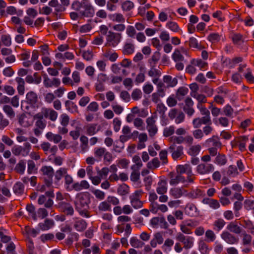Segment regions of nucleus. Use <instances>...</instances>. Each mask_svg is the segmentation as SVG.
<instances>
[{
  "label": "nucleus",
  "mask_w": 254,
  "mask_h": 254,
  "mask_svg": "<svg viewBox=\"0 0 254 254\" xmlns=\"http://www.w3.org/2000/svg\"><path fill=\"white\" fill-rule=\"evenodd\" d=\"M91 203L90 194L88 192L78 194L74 201L75 209L82 217H90L89 211V204Z\"/></svg>",
  "instance_id": "nucleus-1"
},
{
  "label": "nucleus",
  "mask_w": 254,
  "mask_h": 254,
  "mask_svg": "<svg viewBox=\"0 0 254 254\" xmlns=\"http://www.w3.org/2000/svg\"><path fill=\"white\" fill-rule=\"evenodd\" d=\"M38 95L34 91L28 92L26 95L25 99L22 101L21 108L25 111H29L30 108L38 107Z\"/></svg>",
  "instance_id": "nucleus-2"
},
{
  "label": "nucleus",
  "mask_w": 254,
  "mask_h": 254,
  "mask_svg": "<svg viewBox=\"0 0 254 254\" xmlns=\"http://www.w3.org/2000/svg\"><path fill=\"white\" fill-rule=\"evenodd\" d=\"M31 149V145L30 143L26 142L23 146L14 145L11 149L12 153L15 156H22L25 157L29 155Z\"/></svg>",
  "instance_id": "nucleus-3"
},
{
  "label": "nucleus",
  "mask_w": 254,
  "mask_h": 254,
  "mask_svg": "<svg viewBox=\"0 0 254 254\" xmlns=\"http://www.w3.org/2000/svg\"><path fill=\"white\" fill-rule=\"evenodd\" d=\"M41 171L44 176L45 184L47 187H50L53 184V177L54 174V171L51 166H44L41 169Z\"/></svg>",
  "instance_id": "nucleus-4"
},
{
  "label": "nucleus",
  "mask_w": 254,
  "mask_h": 254,
  "mask_svg": "<svg viewBox=\"0 0 254 254\" xmlns=\"http://www.w3.org/2000/svg\"><path fill=\"white\" fill-rule=\"evenodd\" d=\"M122 34L121 33L109 31L106 37L107 41L106 45H109V46L114 47H116L120 42Z\"/></svg>",
  "instance_id": "nucleus-5"
},
{
  "label": "nucleus",
  "mask_w": 254,
  "mask_h": 254,
  "mask_svg": "<svg viewBox=\"0 0 254 254\" xmlns=\"http://www.w3.org/2000/svg\"><path fill=\"white\" fill-rule=\"evenodd\" d=\"M176 239L183 244L185 249H190L193 245V238L190 236H185L180 232L177 233Z\"/></svg>",
  "instance_id": "nucleus-6"
},
{
  "label": "nucleus",
  "mask_w": 254,
  "mask_h": 254,
  "mask_svg": "<svg viewBox=\"0 0 254 254\" xmlns=\"http://www.w3.org/2000/svg\"><path fill=\"white\" fill-rule=\"evenodd\" d=\"M57 206L61 212L66 215L72 216L74 214V210L73 207L69 202L60 201Z\"/></svg>",
  "instance_id": "nucleus-7"
},
{
  "label": "nucleus",
  "mask_w": 254,
  "mask_h": 254,
  "mask_svg": "<svg viewBox=\"0 0 254 254\" xmlns=\"http://www.w3.org/2000/svg\"><path fill=\"white\" fill-rule=\"evenodd\" d=\"M155 118H156V116H152L146 119L147 129L149 132V135L151 137L154 136L158 130L157 127L155 125Z\"/></svg>",
  "instance_id": "nucleus-8"
},
{
  "label": "nucleus",
  "mask_w": 254,
  "mask_h": 254,
  "mask_svg": "<svg viewBox=\"0 0 254 254\" xmlns=\"http://www.w3.org/2000/svg\"><path fill=\"white\" fill-rule=\"evenodd\" d=\"M82 7L84 9V10L80 11V13L82 16L86 17L93 16L95 13V9L90 3L82 2Z\"/></svg>",
  "instance_id": "nucleus-9"
},
{
  "label": "nucleus",
  "mask_w": 254,
  "mask_h": 254,
  "mask_svg": "<svg viewBox=\"0 0 254 254\" xmlns=\"http://www.w3.org/2000/svg\"><path fill=\"white\" fill-rule=\"evenodd\" d=\"M43 76L44 78L43 84L46 88H51L53 86L58 87L61 84V81L59 78H53L51 79L46 73L43 74Z\"/></svg>",
  "instance_id": "nucleus-10"
},
{
  "label": "nucleus",
  "mask_w": 254,
  "mask_h": 254,
  "mask_svg": "<svg viewBox=\"0 0 254 254\" xmlns=\"http://www.w3.org/2000/svg\"><path fill=\"white\" fill-rule=\"evenodd\" d=\"M193 127L196 128H199L202 125H207L212 124L210 116H203L201 118H197L193 119L192 121Z\"/></svg>",
  "instance_id": "nucleus-11"
},
{
  "label": "nucleus",
  "mask_w": 254,
  "mask_h": 254,
  "mask_svg": "<svg viewBox=\"0 0 254 254\" xmlns=\"http://www.w3.org/2000/svg\"><path fill=\"white\" fill-rule=\"evenodd\" d=\"M214 170V166L211 164L201 163L196 167L197 172L200 175L207 174Z\"/></svg>",
  "instance_id": "nucleus-12"
},
{
  "label": "nucleus",
  "mask_w": 254,
  "mask_h": 254,
  "mask_svg": "<svg viewBox=\"0 0 254 254\" xmlns=\"http://www.w3.org/2000/svg\"><path fill=\"white\" fill-rule=\"evenodd\" d=\"M248 140V137L246 136H240L232 142V146H238L241 151L246 150V143Z\"/></svg>",
  "instance_id": "nucleus-13"
},
{
  "label": "nucleus",
  "mask_w": 254,
  "mask_h": 254,
  "mask_svg": "<svg viewBox=\"0 0 254 254\" xmlns=\"http://www.w3.org/2000/svg\"><path fill=\"white\" fill-rule=\"evenodd\" d=\"M221 237L226 243L231 245L237 244L239 241L238 238L228 231L223 232Z\"/></svg>",
  "instance_id": "nucleus-14"
},
{
  "label": "nucleus",
  "mask_w": 254,
  "mask_h": 254,
  "mask_svg": "<svg viewBox=\"0 0 254 254\" xmlns=\"http://www.w3.org/2000/svg\"><path fill=\"white\" fill-rule=\"evenodd\" d=\"M176 145H171L169 148V151L172 153V158L174 160L179 158L183 154V147L179 146L175 150Z\"/></svg>",
  "instance_id": "nucleus-15"
},
{
  "label": "nucleus",
  "mask_w": 254,
  "mask_h": 254,
  "mask_svg": "<svg viewBox=\"0 0 254 254\" xmlns=\"http://www.w3.org/2000/svg\"><path fill=\"white\" fill-rule=\"evenodd\" d=\"M163 241V233L159 232L154 234L153 238L150 242V244L151 247L155 248L157 244L161 245Z\"/></svg>",
  "instance_id": "nucleus-16"
},
{
  "label": "nucleus",
  "mask_w": 254,
  "mask_h": 254,
  "mask_svg": "<svg viewBox=\"0 0 254 254\" xmlns=\"http://www.w3.org/2000/svg\"><path fill=\"white\" fill-rule=\"evenodd\" d=\"M54 224L55 223L53 219H46L44 223H40L38 224V227L41 230L45 231L52 228Z\"/></svg>",
  "instance_id": "nucleus-17"
},
{
  "label": "nucleus",
  "mask_w": 254,
  "mask_h": 254,
  "mask_svg": "<svg viewBox=\"0 0 254 254\" xmlns=\"http://www.w3.org/2000/svg\"><path fill=\"white\" fill-rule=\"evenodd\" d=\"M46 138L50 141H53L55 143H58L62 139L60 134H55L52 132H48L46 134Z\"/></svg>",
  "instance_id": "nucleus-18"
},
{
  "label": "nucleus",
  "mask_w": 254,
  "mask_h": 254,
  "mask_svg": "<svg viewBox=\"0 0 254 254\" xmlns=\"http://www.w3.org/2000/svg\"><path fill=\"white\" fill-rule=\"evenodd\" d=\"M26 168V162L24 160H20L16 165L14 170L19 174H23Z\"/></svg>",
  "instance_id": "nucleus-19"
},
{
  "label": "nucleus",
  "mask_w": 254,
  "mask_h": 254,
  "mask_svg": "<svg viewBox=\"0 0 254 254\" xmlns=\"http://www.w3.org/2000/svg\"><path fill=\"white\" fill-rule=\"evenodd\" d=\"M214 162L219 166H224L227 162V158L224 154L219 153L216 156Z\"/></svg>",
  "instance_id": "nucleus-20"
},
{
  "label": "nucleus",
  "mask_w": 254,
  "mask_h": 254,
  "mask_svg": "<svg viewBox=\"0 0 254 254\" xmlns=\"http://www.w3.org/2000/svg\"><path fill=\"white\" fill-rule=\"evenodd\" d=\"M65 106L67 110L73 113H78V108L76 105L73 102L67 100L65 102Z\"/></svg>",
  "instance_id": "nucleus-21"
},
{
  "label": "nucleus",
  "mask_w": 254,
  "mask_h": 254,
  "mask_svg": "<svg viewBox=\"0 0 254 254\" xmlns=\"http://www.w3.org/2000/svg\"><path fill=\"white\" fill-rule=\"evenodd\" d=\"M225 224L226 222L222 218H218L213 223V229L219 232L224 227Z\"/></svg>",
  "instance_id": "nucleus-22"
},
{
  "label": "nucleus",
  "mask_w": 254,
  "mask_h": 254,
  "mask_svg": "<svg viewBox=\"0 0 254 254\" xmlns=\"http://www.w3.org/2000/svg\"><path fill=\"white\" fill-rule=\"evenodd\" d=\"M227 229L231 232L239 234L242 231L241 228L236 223L231 222L227 227Z\"/></svg>",
  "instance_id": "nucleus-23"
},
{
  "label": "nucleus",
  "mask_w": 254,
  "mask_h": 254,
  "mask_svg": "<svg viewBox=\"0 0 254 254\" xmlns=\"http://www.w3.org/2000/svg\"><path fill=\"white\" fill-rule=\"evenodd\" d=\"M166 182L165 180H161L158 183V187L156 189L157 192L159 194H163L166 192L167 188Z\"/></svg>",
  "instance_id": "nucleus-24"
},
{
  "label": "nucleus",
  "mask_w": 254,
  "mask_h": 254,
  "mask_svg": "<svg viewBox=\"0 0 254 254\" xmlns=\"http://www.w3.org/2000/svg\"><path fill=\"white\" fill-rule=\"evenodd\" d=\"M109 17L113 21L118 23H123L125 21V18L124 17L123 15L120 13H116L113 14H110L109 15Z\"/></svg>",
  "instance_id": "nucleus-25"
},
{
  "label": "nucleus",
  "mask_w": 254,
  "mask_h": 254,
  "mask_svg": "<svg viewBox=\"0 0 254 254\" xmlns=\"http://www.w3.org/2000/svg\"><path fill=\"white\" fill-rule=\"evenodd\" d=\"M74 227L77 231H82L86 228L87 223L83 220H78L75 222Z\"/></svg>",
  "instance_id": "nucleus-26"
},
{
  "label": "nucleus",
  "mask_w": 254,
  "mask_h": 254,
  "mask_svg": "<svg viewBox=\"0 0 254 254\" xmlns=\"http://www.w3.org/2000/svg\"><path fill=\"white\" fill-rule=\"evenodd\" d=\"M130 244L132 247L137 249L142 248L144 245L143 242L135 237H132L130 239Z\"/></svg>",
  "instance_id": "nucleus-27"
},
{
  "label": "nucleus",
  "mask_w": 254,
  "mask_h": 254,
  "mask_svg": "<svg viewBox=\"0 0 254 254\" xmlns=\"http://www.w3.org/2000/svg\"><path fill=\"white\" fill-rule=\"evenodd\" d=\"M96 124H91L87 125L85 128L86 131V134L88 135H93L97 133Z\"/></svg>",
  "instance_id": "nucleus-28"
},
{
  "label": "nucleus",
  "mask_w": 254,
  "mask_h": 254,
  "mask_svg": "<svg viewBox=\"0 0 254 254\" xmlns=\"http://www.w3.org/2000/svg\"><path fill=\"white\" fill-rule=\"evenodd\" d=\"M190 64L199 67L200 69L205 68L207 65V63L201 59H192L190 61Z\"/></svg>",
  "instance_id": "nucleus-29"
},
{
  "label": "nucleus",
  "mask_w": 254,
  "mask_h": 254,
  "mask_svg": "<svg viewBox=\"0 0 254 254\" xmlns=\"http://www.w3.org/2000/svg\"><path fill=\"white\" fill-rule=\"evenodd\" d=\"M24 187L22 183H16L13 186V190L14 192L18 195H21L23 193Z\"/></svg>",
  "instance_id": "nucleus-30"
},
{
  "label": "nucleus",
  "mask_w": 254,
  "mask_h": 254,
  "mask_svg": "<svg viewBox=\"0 0 254 254\" xmlns=\"http://www.w3.org/2000/svg\"><path fill=\"white\" fill-rule=\"evenodd\" d=\"M117 192L121 195H125L129 193V187L125 184L119 187Z\"/></svg>",
  "instance_id": "nucleus-31"
},
{
  "label": "nucleus",
  "mask_w": 254,
  "mask_h": 254,
  "mask_svg": "<svg viewBox=\"0 0 254 254\" xmlns=\"http://www.w3.org/2000/svg\"><path fill=\"white\" fill-rule=\"evenodd\" d=\"M134 47L133 44L131 43H126L123 51L124 55H130L134 52Z\"/></svg>",
  "instance_id": "nucleus-32"
},
{
  "label": "nucleus",
  "mask_w": 254,
  "mask_h": 254,
  "mask_svg": "<svg viewBox=\"0 0 254 254\" xmlns=\"http://www.w3.org/2000/svg\"><path fill=\"white\" fill-rule=\"evenodd\" d=\"M67 174V169L65 168H60L55 173V179L59 182L64 175Z\"/></svg>",
  "instance_id": "nucleus-33"
},
{
  "label": "nucleus",
  "mask_w": 254,
  "mask_h": 254,
  "mask_svg": "<svg viewBox=\"0 0 254 254\" xmlns=\"http://www.w3.org/2000/svg\"><path fill=\"white\" fill-rule=\"evenodd\" d=\"M199 250L202 254H208L209 252L208 246L205 242L201 241L198 244Z\"/></svg>",
  "instance_id": "nucleus-34"
},
{
  "label": "nucleus",
  "mask_w": 254,
  "mask_h": 254,
  "mask_svg": "<svg viewBox=\"0 0 254 254\" xmlns=\"http://www.w3.org/2000/svg\"><path fill=\"white\" fill-rule=\"evenodd\" d=\"M186 181L185 178L181 174H178L174 179H171L170 184L171 185H175L180 182L184 183Z\"/></svg>",
  "instance_id": "nucleus-35"
},
{
  "label": "nucleus",
  "mask_w": 254,
  "mask_h": 254,
  "mask_svg": "<svg viewBox=\"0 0 254 254\" xmlns=\"http://www.w3.org/2000/svg\"><path fill=\"white\" fill-rule=\"evenodd\" d=\"M189 43V45L190 48H197L201 49V46L198 45L197 39L194 37H190L188 41H186L185 44Z\"/></svg>",
  "instance_id": "nucleus-36"
},
{
  "label": "nucleus",
  "mask_w": 254,
  "mask_h": 254,
  "mask_svg": "<svg viewBox=\"0 0 254 254\" xmlns=\"http://www.w3.org/2000/svg\"><path fill=\"white\" fill-rule=\"evenodd\" d=\"M3 110L6 114L7 116L10 119L15 117V114L13 109L9 105H4L3 107Z\"/></svg>",
  "instance_id": "nucleus-37"
},
{
  "label": "nucleus",
  "mask_w": 254,
  "mask_h": 254,
  "mask_svg": "<svg viewBox=\"0 0 254 254\" xmlns=\"http://www.w3.org/2000/svg\"><path fill=\"white\" fill-rule=\"evenodd\" d=\"M243 238H242V244L244 246H247L248 245H250L252 240V237L251 235L247 234L246 232H244L242 234Z\"/></svg>",
  "instance_id": "nucleus-38"
},
{
  "label": "nucleus",
  "mask_w": 254,
  "mask_h": 254,
  "mask_svg": "<svg viewBox=\"0 0 254 254\" xmlns=\"http://www.w3.org/2000/svg\"><path fill=\"white\" fill-rule=\"evenodd\" d=\"M170 193L172 196L176 198L180 197L183 194L182 189L179 188L171 189L170 190Z\"/></svg>",
  "instance_id": "nucleus-39"
},
{
  "label": "nucleus",
  "mask_w": 254,
  "mask_h": 254,
  "mask_svg": "<svg viewBox=\"0 0 254 254\" xmlns=\"http://www.w3.org/2000/svg\"><path fill=\"white\" fill-rule=\"evenodd\" d=\"M243 59L241 57H236L232 60L230 59H226L224 63H226L230 65V67H232L236 64H238L242 62Z\"/></svg>",
  "instance_id": "nucleus-40"
},
{
  "label": "nucleus",
  "mask_w": 254,
  "mask_h": 254,
  "mask_svg": "<svg viewBox=\"0 0 254 254\" xmlns=\"http://www.w3.org/2000/svg\"><path fill=\"white\" fill-rule=\"evenodd\" d=\"M202 194V191L198 189L191 190V191L188 194V196L192 198H196Z\"/></svg>",
  "instance_id": "nucleus-41"
},
{
  "label": "nucleus",
  "mask_w": 254,
  "mask_h": 254,
  "mask_svg": "<svg viewBox=\"0 0 254 254\" xmlns=\"http://www.w3.org/2000/svg\"><path fill=\"white\" fill-rule=\"evenodd\" d=\"M169 141L172 143V145H176V143L181 144L185 140L183 136H172L169 138Z\"/></svg>",
  "instance_id": "nucleus-42"
},
{
  "label": "nucleus",
  "mask_w": 254,
  "mask_h": 254,
  "mask_svg": "<svg viewBox=\"0 0 254 254\" xmlns=\"http://www.w3.org/2000/svg\"><path fill=\"white\" fill-rule=\"evenodd\" d=\"M27 211L31 214L32 218L34 220H36L37 216L35 211V208L34 206L32 204H28L26 205V208Z\"/></svg>",
  "instance_id": "nucleus-43"
},
{
  "label": "nucleus",
  "mask_w": 254,
  "mask_h": 254,
  "mask_svg": "<svg viewBox=\"0 0 254 254\" xmlns=\"http://www.w3.org/2000/svg\"><path fill=\"white\" fill-rule=\"evenodd\" d=\"M28 168L27 172L29 174L34 173L37 170L36 165L34 162L32 160H29L27 161Z\"/></svg>",
  "instance_id": "nucleus-44"
},
{
  "label": "nucleus",
  "mask_w": 254,
  "mask_h": 254,
  "mask_svg": "<svg viewBox=\"0 0 254 254\" xmlns=\"http://www.w3.org/2000/svg\"><path fill=\"white\" fill-rule=\"evenodd\" d=\"M172 58L175 62L183 61L184 60V56L181 54L178 49H176L173 54Z\"/></svg>",
  "instance_id": "nucleus-45"
},
{
  "label": "nucleus",
  "mask_w": 254,
  "mask_h": 254,
  "mask_svg": "<svg viewBox=\"0 0 254 254\" xmlns=\"http://www.w3.org/2000/svg\"><path fill=\"white\" fill-rule=\"evenodd\" d=\"M160 165V162L158 158H153L151 161L149 162L147 166L150 169H153L154 168H158Z\"/></svg>",
  "instance_id": "nucleus-46"
},
{
  "label": "nucleus",
  "mask_w": 254,
  "mask_h": 254,
  "mask_svg": "<svg viewBox=\"0 0 254 254\" xmlns=\"http://www.w3.org/2000/svg\"><path fill=\"white\" fill-rule=\"evenodd\" d=\"M134 7L133 3L130 0H126L124 2L122 5V8L124 11H129Z\"/></svg>",
  "instance_id": "nucleus-47"
},
{
  "label": "nucleus",
  "mask_w": 254,
  "mask_h": 254,
  "mask_svg": "<svg viewBox=\"0 0 254 254\" xmlns=\"http://www.w3.org/2000/svg\"><path fill=\"white\" fill-rule=\"evenodd\" d=\"M205 235L208 242H213L216 239L215 234L211 230H207L205 232Z\"/></svg>",
  "instance_id": "nucleus-48"
},
{
  "label": "nucleus",
  "mask_w": 254,
  "mask_h": 254,
  "mask_svg": "<svg viewBox=\"0 0 254 254\" xmlns=\"http://www.w3.org/2000/svg\"><path fill=\"white\" fill-rule=\"evenodd\" d=\"M221 36L217 33H212L210 34L207 39L209 41L214 43L218 42L220 40Z\"/></svg>",
  "instance_id": "nucleus-49"
},
{
  "label": "nucleus",
  "mask_w": 254,
  "mask_h": 254,
  "mask_svg": "<svg viewBox=\"0 0 254 254\" xmlns=\"http://www.w3.org/2000/svg\"><path fill=\"white\" fill-rule=\"evenodd\" d=\"M227 174L230 177H235L237 175L238 172L236 167L234 165L229 166L228 168Z\"/></svg>",
  "instance_id": "nucleus-50"
},
{
  "label": "nucleus",
  "mask_w": 254,
  "mask_h": 254,
  "mask_svg": "<svg viewBox=\"0 0 254 254\" xmlns=\"http://www.w3.org/2000/svg\"><path fill=\"white\" fill-rule=\"evenodd\" d=\"M200 148L201 146L199 145L192 146L190 148L189 153L191 156H196L199 153Z\"/></svg>",
  "instance_id": "nucleus-51"
},
{
  "label": "nucleus",
  "mask_w": 254,
  "mask_h": 254,
  "mask_svg": "<svg viewBox=\"0 0 254 254\" xmlns=\"http://www.w3.org/2000/svg\"><path fill=\"white\" fill-rule=\"evenodd\" d=\"M167 109V108L163 103L158 104L157 106V111L161 114L162 118H165Z\"/></svg>",
  "instance_id": "nucleus-52"
},
{
  "label": "nucleus",
  "mask_w": 254,
  "mask_h": 254,
  "mask_svg": "<svg viewBox=\"0 0 254 254\" xmlns=\"http://www.w3.org/2000/svg\"><path fill=\"white\" fill-rule=\"evenodd\" d=\"M244 205L247 210H252L254 208V200L247 199L244 202Z\"/></svg>",
  "instance_id": "nucleus-53"
},
{
  "label": "nucleus",
  "mask_w": 254,
  "mask_h": 254,
  "mask_svg": "<svg viewBox=\"0 0 254 254\" xmlns=\"http://www.w3.org/2000/svg\"><path fill=\"white\" fill-rule=\"evenodd\" d=\"M175 132V127L171 126L168 127H166L163 130V135L165 137H169L174 134Z\"/></svg>",
  "instance_id": "nucleus-54"
},
{
  "label": "nucleus",
  "mask_w": 254,
  "mask_h": 254,
  "mask_svg": "<svg viewBox=\"0 0 254 254\" xmlns=\"http://www.w3.org/2000/svg\"><path fill=\"white\" fill-rule=\"evenodd\" d=\"M1 40L3 44L5 46H10L11 44V37L9 35H2Z\"/></svg>",
  "instance_id": "nucleus-55"
},
{
  "label": "nucleus",
  "mask_w": 254,
  "mask_h": 254,
  "mask_svg": "<svg viewBox=\"0 0 254 254\" xmlns=\"http://www.w3.org/2000/svg\"><path fill=\"white\" fill-rule=\"evenodd\" d=\"M104 55L105 58H108L112 62H115L118 58V54L116 52L110 54L109 52H106Z\"/></svg>",
  "instance_id": "nucleus-56"
},
{
  "label": "nucleus",
  "mask_w": 254,
  "mask_h": 254,
  "mask_svg": "<svg viewBox=\"0 0 254 254\" xmlns=\"http://www.w3.org/2000/svg\"><path fill=\"white\" fill-rule=\"evenodd\" d=\"M165 95V93L159 92L158 91L157 92L153 93L152 94V101L155 103H158V101H160V98L164 97Z\"/></svg>",
  "instance_id": "nucleus-57"
},
{
  "label": "nucleus",
  "mask_w": 254,
  "mask_h": 254,
  "mask_svg": "<svg viewBox=\"0 0 254 254\" xmlns=\"http://www.w3.org/2000/svg\"><path fill=\"white\" fill-rule=\"evenodd\" d=\"M167 26L171 30L175 32H177L180 30L178 24L173 21L168 22L167 24Z\"/></svg>",
  "instance_id": "nucleus-58"
},
{
  "label": "nucleus",
  "mask_w": 254,
  "mask_h": 254,
  "mask_svg": "<svg viewBox=\"0 0 254 254\" xmlns=\"http://www.w3.org/2000/svg\"><path fill=\"white\" fill-rule=\"evenodd\" d=\"M154 65L151 67V69L148 71V74L151 77H159L161 75V73L159 70L154 68Z\"/></svg>",
  "instance_id": "nucleus-59"
},
{
  "label": "nucleus",
  "mask_w": 254,
  "mask_h": 254,
  "mask_svg": "<svg viewBox=\"0 0 254 254\" xmlns=\"http://www.w3.org/2000/svg\"><path fill=\"white\" fill-rule=\"evenodd\" d=\"M106 149L103 147H99L95 149V151L94 152V154L95 157L99 158V160H100L102 156L105 153Z\"/></svg>",
  "instance_id": "nucleus-60"
},
{
  "label": "nucleus",
  "mask_w": 254,
  "mask_h": 254,
  "mask_svg": "<svg viewBox=\"0 0 254 254\" xmlns=\"http://www.w3.org/2000/svg\"><path fill=\"white\" fill-rule=\"evenodd\" d=\"M133 170L130 175V180L133 182H136L139 180L140 173L138 170Z\"/></svg>",
  "instance_id": "nucleus-61"
},
{
  "label": "nucleus",
  "mask_w": 254,
  "mask_h": 254,
  "mask_svg": "<svg viewBox=\"0 0 254 254\" xmlns=\"http://www.w3.org/2000/svg\"><path fill=\"white\" fill-rule=\"evenodd\" d=\"M98 209L100 211H105L110 210L111 206L108 202L103 201L98 206Z\"/></svg>",
  "instance_id": "nucleus-62"
},
{
  "label": "nucleus",
  "mask_w": 254,
  "mask_h": 254,
  "mask_svg": "<svg viewBox=\"0 0 254 254\" xmlns=\"http://www.w3.org/2000/svg\"><path fill=\"white\" fill-rule=\"evenodd\" d=\"M99 109V105L96 102L90 103L87 106L86 110L87 111L96 112Z\"/></svg>",
  "instance_id": "nucleus-63"
},
{
  "label": "nucleus",
  "mask_w": 254,
  "mask_h": 254,
  "mask_svg": "<svg viewBox=\"0 0 254 254\" xmlns=\"http://www.w3.org/2000/svg\"><path fill=\"white\" fill-rule=\"evenodd\" d=\"M234 110L230 105H227L223 108L224 114L228 117H232Z\"/></svg>",
  "instance_id": "nucleus-64"
}]
</instances>
